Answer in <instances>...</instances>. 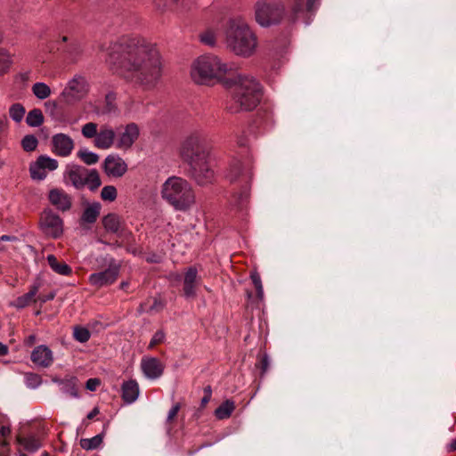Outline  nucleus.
<instances>
[{
    "mask_svg": "<svg viewBox=\"0 0 456 456\" xmlns=\"http://www.w3.org/2000/svg\"><path fill=\"white\" fill-rule=\"evenodd\" d=\"M106 62L126 81L146 90L156 87L162 75L159 51L155 45L139 37L111 44Z\"/></svg>",
    "mask_w": 456,
    "mask_h": 456,
    "instance_id": "nucleus-1",
    "label": "nucleus"
},
{
    "mask_svg": "<svg viewBox=\"0 0 456 456\" xmlns=\"http://www.w3.org/2000/svg\"><path fill=\"white\" fill-rule=\"evenodd\" d=\"M210 154L211 145L202 131L190 133L181 142L180 155L189 165L191 177L199 185H207L214 181Z\"/></svg>",
    "mask_w": 456,
    "mask_h": 456,
    "instance_id": "nucleus-2",
    "label": "nucleus"
},
{
    "mask_svg": "<svg viewBox=\"0 0 456 456\" xmlns=\"http://www.w3.org/2000/svg\"><path fill=\"white\" fill-rule=\"evenodd\" d=\"M223 33L227 49L234 54L248 58L256 52L257 37L243 17L229 18L224 25Z\"/></svg>",
    "mask_w": 456,
    "mask_h": 456,
    "instance_id": "nucleus-3",
    "label": "nucleus"
},
{
    "mask_svg": "<svg viewBox=\"0 0 456 456\" xmlns=\"http://www.w3.org/2000/svg\"><path fill=\"white\" fill-rule=\"evenodd\" d=\"M225 85L232 89V102L228 106L231 112L250 110L259 103L262 96L261 85L252 76L236 74L229 77Z\"/></svg>",
    "mask_w": 456,
    "mask_h": 456,
    "instance_id": "nucleus-4",
    "label": "nucleus"
},
{
    "mask_svg": "<svg viewBox=\"0 0 456 456\" xmlns=\"http://www.w3.org/2000/svg\"><path fill=\"white\" fill-rule=\"evenodd\" d=\"M161 197L176 211L186 212L196 203L191 184L179 176L167 178L161 187Z\"/></svg>",
    "mask_w": 456,
    "mask_h": 456,
    "instance_id": "nucleus-5",
    "label": "nucleus"
},
{
    "mask_svg": "<svg viewBox=\"0 0 456 456\" xmlns=\"http://www.w3.org/2000/svg\"><path fill=\"white\" fill-rule=\"evenodd\" d=\"M253 160L251 158L245 159L233 158L230 163L227 173L228 179L233 182H240L242 183V188L240 193H235L232 199L234 204L239 210H243L247 208L249 199V182L252 177Z\"/></svg>",
    "mask_w": 456,
    "mask_h": 456,
    "instance_id": "nucleus-6",
    "label": "nucleus"
},
{
    "mask_svg": "<svg viewBox=\"0 0 456 456\" xmlns=\"http://www.w3.org/2000/svg\"><path fill=\"white\" fill-rule=\"evenodd\" d=\"M230 70L231 67L219 57L208 54L192 62L190 74L196 84L206 85L213 79H221Z\"/></svg>",
    "mask_w": 456,
    "mask_h": 456,
    "instance_id": "nucleus-7",
    "label": "nucleus"
},
{
    "mask_svg": "<svg viewBox=\"0 0 456 456\" xmlns=\"http://www.w3.org/2000/svg\"><path fill=\"white\" fill-rule=\"evenodd\" d=\"M284 14L285 7L280 0H257L254 4L255 20L263 28L278 25Z\"/></svg>",
    "mask_w": 456,
    "mask_h": 456,
    "instance_id": "nucleus-8",
    "label": "nucleus"
},
{
    "mask_svg": "<svg viewBox=\"0 0 456 456\" xmlns=\"http://www.w3.org/2000/svg\"><path fill=\"white\" fill-rule=\"evenodd\" d=\"M89 91L86 79L81 76H76L69 80L61 94L62 100L69 104L79 102L86 97Z\"/></svg>",
    "mask_w": 456,
    "mask_h": 456,
    "instance_id": "nucleus-9",
    "label": "nucleus"
},
{
    "mask_svg": "<svg viewBox=\"0 0 456 456\" xmlns=\"http://www.w3.org/2000/svg\"><path fill=\"white\" fill-rule=\"evenodd\" d=\"M42 232L52 239H58L63 233V220L51 209L42 212L39 221Z\"/></svg>",
    "mask_w": 456,
    "mask_h": 456,
    "instance_id": "nucleus-10",
    "label": "nucleus"
},
{
    "mask_svg": "<svg viewBox=\"0 0 456 456\" xmlns=\"http://www.w3.org/2000/svg\"><path fill=\"white\" fill-rule=\"evenodd\" d=\"M58 161L46 155H40L36 161L29 165L30 177L36 181H43L46 178L48 172L58 168Z\"/></svg>",
    "mask_w": 456,
    "mask_h": 456,
    "instance_id": "nucleus-11",
    "label": "nucleus"
},
{
    "mask_svg": "<svg viewBox=\"0 0 456 456\" xmlns=\"http://www.w3.org/2000/svg\"><path fill=\"white\" fill-rule=\"evenodd\" d=\"M119 273V265L116 263H111L109 267L99 273H92L88 281L91 285L96 288H102L114 283Z\"/></svg>",
    "mask_w": 456,
    "mask_h": 456,
    "instance_id": "nucleus-12",
    "label": "nucleus"
},
{
    "mask_svg": "<svg viewBox=\"0 0 456 456\" xmlns=\"http://www.w3.org/2000/svg\"><path fill=\"white\" fill-rule=\"evenodd\" d=\"M139 134L140 129L135 123L127 124L116 141V148L119 150L130 149L137 141Z\"/></svg>",
    "mask_w": 456,
    "mask_h": 456,
    "instance_id": "nucleus-13",
    "label": "nucleus"
},
{
    "mask_svg": "<svg viewBox=\"0 0 456 456\" xmlns=\"http://www.w3.org/2000/svg\"><path fill=\"white\" fill-rule=\"evenodd\" d=\"M103 168L108 176L118 178L126 173L127 165L121 157L109 155L104 160Z\"/></svg>",
    "mask_w": 456,
    "mask_h": 456,
    "instance_id": "nucleus-14",
    "label": "nucleus"
},
{
    "mask_svg": "<svg viewBox=\"0 0 456 456\" xmlns=\"http://www.w3.org/2000/svg\"><path fill=\"white\" fill-rule=\"evenodd\" d=\"M116 133L114 129L108 126H102L99 129L94 145L101 150L110 149L114 144L116 145Z\"/></svg>",
    "mask_w": 456,
    "mask_h": 456,
    "instance_id": "nucleus-15",
    "label": "nucleus"
},
{
    "mask_svg": "<svg viewBox=\"0 0 456 456\" xmlns=\"http://www.w3.org/2000/svg\"><path fill=\"white\" fill-rule=\"evenodd\" d=\"M141 369L144 376L150 379H159L164 371V365L156 357H142Z\"/></svg>",
    "mask_w": 456,
    "mask_h": 456,
    "instance_id": "nucleus-16",
    "label": "nucleus"
},
{
    "mask_svg": "<svg viewBox=\"0 0 456 456\" xmlns=\"http://www.w3.org/2000/svg\"><path fill=\"white\" fill-rule=\"evenodd\" d=\"M30 358L35 365L41 368L50 367L54 359L52 350L45 345L35 347L31 352Z\"/></svg>",
    "mask_w": 456,
    "mask_h": 456,
    "instance_id": "nucleus-17",
    "label": "nucleus"
},
{
    "mask_svg": "<svg viewBox=\"0 0 456 456\" xmlns=\"http://www.w3.org/2000/svg\"><path fill=\"white\" fill-rule=\"evenodd\" d=\"M74 149V142L70 136L65 134H57L53 136V151L61 157L70 155Z\"/></svg>",
    "mask_w": 456,
    "mask_h": 456,
    "instance_id": "nucleus-18",
    "label": "nucleus"
},
{
    "mask_svg": "<svg viewBox=\"0 0 456 456\" xmlns=\"http://www.w3.org/2000/svg\"><path fill=\"white\" fill-rule=\"evenodd\" d=\"M194 4V0H153L155 8L161 12L170 11L175 8L181 12L189 11Z\"/></svg>",
    "mask_w": 456,
    "mask_h": 456,
    "instance_id": "nucleus-19",
    "label": "nucleus"
},
{
    "mask_svg": "<svg viewBox=\"0 0 456 456\" xmlns=\"http://www.w3.org/2000/svg\"><path fill=\"white\" fill-rule=\"evenodd\" d=\"M49 201L56 208L61 211H67L71 208L70 197L61 189H53L49 191Z\"/></svg>",
    "mask_w": 456,
    "mask_h": 456,
    "instance_id": "nucleus-20",
    "label": "nucleus"
},
{
    "mask_svg": "<svg viewBox=\"0 0 456 456\" xmlns=\"http://www.w3.org/2000/svg\"><path fill=\"white\" fill-rule=\"evenodd\" d=\"M198 281L197 269L190 267L185 273L183 280V293L186 297H195Z\"/></svg>",
    "mask_w": 456,
    "mask_h": 456,
    "instance_id": "nucleus-21",
    "label": "nucleus"
},
{
    "mask_svg": "<svg viewBox=\"0 0 456 456\" xmlns=\"http://www.w3.org/2000/svg\"><path fill=\"white\" fill-rule=\"evenodd\" d=\"M121 391L122 399L124 400V402L130 404L137 400L140 393V388L138 383L135 380L130 379L125 381L122 384Z\"/></svg>",
    "mask_w": 456,
    "mask_h": 456,
    "instance_id": "nucleus-22",
    "label": "nucleus"
},
{
    "mask_svg": "<svg viewBox=\"0 0 456 456\" xmlns=\"http://www.w3.org/2000/svg\"><path fill=\"white\" fill-rule=\"evenodd\" d=\"M39 283L33 284L30 287L28 292L17 297L16 300L13 303H12V305H13L16 308L21 309L28 306L31 303L36 302V296L39 290Z\"/></svg>",
    "mask_w": 456,
    "mask_h": 456,
    "instance_id": "nucleus-23",
    "label": "nucleus"
},
{
    "mask_svg": "<svg viewBox=\"0 0 456 456\" xmlns=\"http://www.w3.org/2000/svg\"><path fill=\"white\" fill-rule=\"evenodd\" d=\"M87 171L88 169L79 166H73L69 168L68 171V176L76 188H81L85 186Z\"/></svg>",
    "mask_w": 456,
    "mask_h": 456,
    "instance_id": "nucleus-24",
    "label": "nucleus"
},
{
    "mask_svg": "<svg viewBox=\"0 0 456 456\" xmlns=\"http://www.w3.org/2000/svg\"><path fill=\"white\" fill-rule=\"evenodd\" d=\"M102 205L99 202H93L89 204L84 210L81 221L86 224L94 223L101 212Z\"/></svg>",
    "mask_w": 456,
    "mask_h": 456,
    "instance_id": "nucleus-25",
    "label": "nucleus"
},
{
    "mask_svg": "<svg viewBox=\"0 0 456 456\" xmlns=\"http://www.w3.org/2000/svg\"><path fill=\"white\" fill-rule=\"evenodd\" d=\"M17 441L19 446L28 452L37 451L42 445L40 440L35 436H28L25 437L19 436Z\"/></svg>",
    "mask_w": 456,
    "mask_h": 456,
    "instance_id": "nucleus-26",
    "label": "nucleus"
},
{
    "mask_svg": "<svg viewBox=\"0 0 456 456\" xmlns=\"http://www.w3.org/2000/svg\"><path fill=\"white\" fill-rule=\"evenodd\" d=\"M47 262L53 272L61 275H69L72 273L71 268L65 262H59L55 256H47Z\"/></svg>",
    "mask_w": 456,
    "mask_h": 456,
    "instance_id": "nucleus-27",
    "label": "nucleus"
},
{
    "mask_svg": "<svg viewBox=\"0 0 456 456\" xmlns=\"http://www.w3.org/2000/svg\"><path fill=\"white\" fill-rule=\"evenodd\" d=\"M102 224L106 231L115 233L120 228L121 219L117 214L110 213L103 217Z\"/></svg>",
    "mask_w": 456,
    "mask_h": 456,
    "instance_id": "nucleus-28",
    "label": "nucleus"
},
{
    "mask_svg": "<svg viewBox=\"0 0 456 456\" xmlns=\"http://www.w3.org/2000/svg\"><path fill=\"white\" fill-rule=\"evenodd\" d=\"M235 409V404L232 400L224 401L221 405H219L215 411V416L218 419H228Z\"/></svg>",
    "mask_w": 456,
    "mask_h": 456,
    "instance_id": "nucleus-29",
    "label": "nucleus"
},
{
    "mask_svg": "<svg viewBox=\"0 0 456 456\" xmlns=\"http://www.w3.org/2000/svg\"><path fill=\"white\" fill-rule=\"evenodd\" d=\"M31 90L34 95L39 100H45L51 95V88L43 82L35 83Z\"/></svg>",
    "mask_w": 456,
    "mask_h": 456,
    "instance_id": "nucleus-30",
    "label": "nucleus"
},
{
    "mask_svg": "<svg viewBox=\"0 0 456 456\" xmlns=\"http://www.w3.org/2000/svg\"><path fill=\"white\" fill-rule=\"evenodd\" d=\"M26 122L29 126L37 127L43 124L44 116L39 109L30 110L26 118Z\"/></svg>",
    "mask_w": 456,
    "mask_h": 456,
    "instance_id": "nucleus-31",
    "label": "nucleus"
},
{
    "mask_svg": "<svg viewBox=\"0 0 456 456\" xmlns=\"http://www.w3.org/2000/svg\"><path fill=\"white\" fill-rule=\"evenodd\" d=\"M103 440V435L99 434L92 438H83L80 440V446L85 450H94L98 448Z\"/></svg>",
    "mask_w": 456,
    "mask_h": 456,
    "instance_id": "nucleus-32",
    "label": "nucleus"
},
{
    "mask_svg": "<svg viewBox=\"0 0 456 456\" xmlns=\"http://www.w3.org/2000/svg\"><path fill=\"white\" fill-rule=\"evenodd\" d=\"M85 185H87L91 191L96 190L102 183L99 174L96 170H88L86 177Z\"/></svg>",
    "mask_w": 456,
    "mask_h": 456,
    "instance_id": "nucleus-33",
    "label": "nucleus"
},
{
    "mask_svg": "<svg viewBox=\"0 0 456 456\" xmlns=\"http://www.w3.org/2000/svg\"><path fill=\"white\" fill-rule=\"evenodd\" d=\"M12 64V59L11 53L5 49H0V75L6 73Z\"/></svg>",
    "mask_w": 456,
    "mask_h": 456,
    "instance_id": "nucleus-34",
    "label": "nucleus"
},
{
    "mask_svg": "<svg viewBox=\"0 0 456 456\" xmlns=\"http://www.w3.org/2000/svg\"><path fill=\"white\" fill-rule=\"evenodd\" d=\"M25 112V108L20 103H14L9 109L10 118L17 123L23 119Z\"/></svg>",
    "mask_w": 456,
    "mask_h": 456,
    "instance_id": "nucleus-35",
    "label": "nucleus"
},
{
    "mask_svg": "<svg viewBox=\"0 0 456 456\" xmlns=\"http://www.w3.org/2000/svg\"><path fill=\"white\" fill-rule=\"evenodd\" d=\"M77 157L80 158V159L87 165H94L99 160L98 154L90 151L87 149H82L78 151Z\"/></svg>",
    "mask_w": 456,
    "mask_h": 456,
    "instance_id": "nucleus-36",
    "label": "nucleus"
},
{
    "mask_svg": "<svg viewBox=\"0 0 456 456\" xmlns=\"http://www.w3.org/2000/svg\"><path fill=\"white\" fill-rule=\"evenodd\" d=\"M11 429L8 425H0V456H4L8 443L6 438L10 436Z\"/></svg>",
    "mask_w": 456,
    "mask_h": 456,
    "instance_id": "nucleus-37",
    "label": "nucleus"
},
{
    "mask_svg": "<svg viewBox=\"0 0 456 456\" xmlns=\"http://www.w3.org/2000/svg\"><path fill=\"white\" fill-rule=\"evenodd\" d=\"M61 390L73 397H77V391L75 385V379L60 381Z\"/></svg>",
    "mask_w": 456,
    "mask_h": 456,
    "instance_id": "nucleus-38",
    "label": "nucleus"
},
{
    "mask_svg": "<svg viewBox=\"0 0 456 456\" xmlns=\"http://www.w3.org/2000/svg\"><path fill=\"white\" fill-rule=\"evenodd\" d=\"M38 141L33 134H27L21 140V146L25 151L30 152L37 149Z\"/></svg>",
    "mask_w": 456,
    "mask_h": 456,
    "instance_id": "nucleus-39",
    "label": "nucleus"
},
{
    "mask_svg": "<svg viewBox=\"0 0 456 456\" xmlns=\"http://www.w3.org/2000/svg\"><path fill=\"white\" fill-rule=\"evenodd\" d=\"M118 196V191L115 186L106 185L102 189L101 198L104 201L113 202Z\"/></svg>",
    "mask_w": 456,
    "mask_h": 456,
    "instance_id": "nucleus-40",
    "label": "nucleus"
},
{
    "mask_svg": "<svg viewBox=\"0 0 456 456\" xmlns=\"http://www.w3.org/2000/svg\"><path fill=\"white\" fill-rule=\"evenodd\" d=\"M98 131V126L94 122H88L85 124L81 128L83 136L87 139H95Z\"/></svg>",
    "mask_w": 456,
    "mask_h": 456,
    "instance_id": "nucleus-41",
    "label": "nucleus"
},
{
    "mask_svg": "<svg viewBox=\"0 0 456 456\" xmlns=\"http://www.w3.org/2000/svg\"><path fill=\"white\" fill-rule=\"evenodd\" d=\"M73 337L77 341L86 343L90 339L91 334L86 328L77 326L74 328Z\"/></svg>",
    "mask_w": 456,
    "mask_h": 456,
    "instance_id": "nucleus-42",
    "label": "nucleus"
},
{
    "mask_svg": "<svg viewBox=\"0 0 456 456\" xmlns=\"http://www.w3.org/2000/svg\"><path fill=\"white\" fill-rule=\"evenodd\" d=\"M25 383L29 388H37L42 383V379L38 374L36 373H27L25 375Z\"/></svg>",
    "mask_w": 456,
    "mask_h": 456,
    "instance_id": "nucleus-43",
    "label": "nucleus"
},
{
    "mask_svg": "<svg viewBox=\"0 0 456 456\" xmlns=\"http://www.w3.org/2000/svg\"><path fill=\"white\" fill-rule=\"evenodd\" d=\"M200 41L205 45L213 46L216 44V34L212 30H206L200 35Z\"/></svg>",
    "mask_w": 456,
    "mask_h": 456,
    "instance_id": "nucleus-44",
    "label": "nucleus"
},
{
    "mask_svg": "<svg viewBox=\"0 0 456 456\" xmlns=\"http://www.w3.org/2000/svg\"><path fill=\"white\" fill-rule=\"evenodd\" d=\"M164 339H165V333L162 330H158L153 335V337H152V338H151L148 347L150 349H152L158 344L162 343L164 341Z\"/></svg>",
    "mask_w": 456,
    "mask_h": 456,
    "instance_id": "nucleus-45",
    "label": "nucleus"
},
{
    "mask_svg": "<svg viewBox=\"0 0 456 456\" xmlns=\"http://www.w3.org/2000/svg\"><path fill=\"white\" fill-rule=\"evenodd\" d=\"M269 364H270V362H269V358L266 354H264L258 363H257V367L259 369H261V375L263 376L267 370H268V368H269Z\"/></svg>",
    "mask_w": 456,
    "mask_h": 456,
    "instance_id": "nucleus-46",
    "label": "nucleus"
},
{
    "mask_svg": "<svg viewBox=\"0 0 456 456\" xmlns=\"http://www.w3.org/2000/svg\"><path fill=\"white\" fill-rule=\"evenodd\" d=\"M181 405L180 403H175L172 406V408L169 410L167 416V423H171L174 419L176 417L178 411H180Z\"/></svg>",
    "mask_w": 456,
    "mask_h": 456,
    "instance_id": "nucleus-47",
    "label": "nucleus"
},
{
    "mask_svg": "<svg viewBox=\"0 0 456 456\" xmlns=\"http://www.w3.org/2000/svg\"><path fill=\"white\" fill-rule=\"evenodd\" d=\"M9 121L6 116H3L0 118V138L4 136L8 130Z\"/></svg>",
    "mask_w": 456,
    "mask_h": 456,
    "instance_id": "nucleus-48",
    "label": "nucleus"
},
{
    "mask_svg": "<svg viewBox=\"0 0 456 456\" xmlns=\"http://www.w3.org/2000/svg\"><path fill=\"white\" fill-rule=\"evenodd\" d=\"M100 385V380L98 379H89L86 381V387L90 391H95Z\"/></svg>",
    "mask_w": 456,
    "mask_h": 456,
    "instance_id": "nucleus-49",
    "label": "nucleus"
},
{
    "mask_svg": "<svg viewBox=\"0 0 456 456\" xmlns=\"http://www.w3.org/2000/svg\"><path fill=\"white\" fill-rule=\"evenodd\" d=\"M250 277L255 288L262 285L260 275L257 273H252Z\"/></svg>",
    "mask_w": 456,
    "mask_h": 456,
    "instance_id": "nucleus-50",
    "label": "nucleus"
},
{
    "mask_svg": "<svg viewBox=\"0 0 456 456\" xmlns=\"http://www.w3.org/2000/svg\"><path fill=\"white\" fill-rule=\"evenodd\" d=\"M54 297H55V293L50 292L46 295L39 296L37 299L40 300L41 302L45 303L46 301L53 300L54 298Z\"/></svg>",
    "mask_w": 456,
    "mask_h": 456,
    "instance_id": "nucleus-51",
    "label": "nucleus"
},
{
    "mask_svg": "<svg viewBox=\"0 0 456 456\" xmlns=\"http://www.w3.org/2000/svg\"><path fill=\"white\" fill-rule=\"evenodd\" d=\"M36 339H37V337L36 335L34 334H31L29 335L28 338H26L25 341H24V344L28 346H31L35 344L36 342Z\"/></svg>",
    "mask_w": 456,
    "mask_h": 456,
    "instance_id": "nucleus-52",
    "label": "nucleus"
},
{
    "mask_svg": "<svg viewBox=\"0 0 456 456\" xmlns=\"http://www.w3.org/2000/svg\"><path fill=\"white\" fill-rule=\"evenodd\" d=\"M294 12L297 13L302 10L304 0H294Z\"/></svg>",
    "mask_w": 456,
    "mask_h": 456,
    "instance_id": "nucleus-53",
    "label": "nucleus"
},
{
    "mask_svg": "<svg viewBox=\"0 0 456 456\" xmlns=\"http://www.w3.org/2000/svg\"><path fill=\"white\" fill-rule=\"evenodd\" d=\"M256 297H257V298H258L260 301H263V299H264V289H263V285L258 286V287H256Z\"/></svg>",
    "mask_w": 456,
    "mask_h": 456,
    "instance_id": "nucleus-54",
    "label": "nucleus"
},
{
    "mask_svg": "<svg viewBox=\"0 0 456 456\" xmlns=\"http://www.w3.org/2000/svg\"><path fill=\"white\" fill-rule=\"evenodd\" d=\"M315 1L316 0H308L306 4L307 11L313 12L315 9Z\"/></svg>",
    "mask_w": 456,
    "mask_h": 456,
    "instance_id": "nucleus-55",
    "label": "nucleus"
},
{
    "mask_svg": "<svg viewBox=\"0 0 456 456\" xmlns=\"http://www.w3.org/2000/svg\"><path fill=\"white\" fill-rule=\"evenodd\" d=\"M7 354H8L7 346L0 342V356L6 355Z\"/></svg>",
    "mask_w": 456,
    "mask_h": 456,
    "instance_id": "nucleus-56",
    "label": "nucleus"
},
{
    "mask_svg": "<svg viewBox=\"0 0 456 456\" xmlns=\"http://www.w3.org/2000/svg\"><path fill=\"white\" fill-rule=\"evenodd\" d=\"M99 413L98 408H94L88 414L87 419H92Z\"/></svg>",
    "mask_w": 456,
    "mask_h": 456,
    "instance_id": "nucleus-57",
    "label": "nucleus"
},
{
    "mask_svg": "<svg viewBox=\"0 0 456 456\" xmlns=\"http://www.w3.org/2000/svg\"><path fill=\"white\" fill-rule=\"evenodd\" d=\"M456 450V440H452L448 444V452H454Z\"/></svg>",
    "mask_w": 456,
    "mask_h": 456,
    "instance_id": "nucleus-58",
    "label": "nucleus"
},
{
    "mask_svg": "<svg viewBox=\"0 0 456 456\" xmlns=\"http://www.w3.org/2000/svg\"><path fill=\"white\" fill-rule=\"evenodd\" d=\"M210 399V395H207L206 396H204L201 400V403L202 404H206Z\"/></svg>",
    "mask_w": 456,
    "mask_h": 456,
    "instance_id": "nucleus-59",
    "label": "nucleus"
},
{
    "mask_svg": "<svg viewBox=\"0 0 456 456\" xmlns=\"http://www.w3.org/2000/svg\"><path fill=\"white\" fill-rule=\"evenodd\" d=\"M7 240H11V237L8 236V235H3L0 237V241H7Z\"/></svg>",
    "mask_w": 456,
    "mask_h": 456,
    "instance_id": "nucleus-60",
    "label": "nucleus"
},
{
    "mask_svg": "<svg viewBox=\"0 0 456 456\" xmlns=\"http://www.w3.org/2000/svg\"><path fill=\"white\" fill-rule=\"evenodd\" d=\"M68 37L67 36H62L61 38H60V41L62 42V43H65L68 41Z\"/></svg>",
    "mask_w": 456,
    "mask_h": 456,
    "instance_id": "nucleus-61",
    "label": "nucleus"
},
{
    "mask_svg": "<svg viewBox=\"0 0 456 456\" xmlns=\"http://www.w3.org/2000/svg\"><path fill=\"white\" fill-rule=\"evenodd\" d=\"M128 283L127 282H125L123 281L121 284H120V288L125 289L126 287H127Z\"/></svg>",
    "mask_w": 456,
    "mask_h": 456,
    "instance_id": "nucleus-62",
    "label": "nucleus"
},
{
    "mask_svg": "<svg viewBox=\"0 0 456 456\" xmlns=\"http://www.w3.org/2000/svg\"><path fill=\"white\" fill-rule=\"evenodd\" d=\"M205 390L207 392V395H211V388H210V387H208Z\"/></svg>",
    "mask_w": 456,
    "mask_h": 456,
    "instance_id": "nucleus-63",
    "label": "nucleus"
},
{
    "mask_svg": "<svg viewBox=\"0 0 456 456\" xmlns=\"http://www.w3.org/2000/svg\"><path fill=\"white\" fill-rule=\"evenodd\" d=\"M18 456H27V455H26L25 453H23V452H20V453L18 454Z\"/></svg>",
    "mask_w": 456,
    "mask_h": 456,
    "instance_id": "nucleus-64",
    "label": "nucleus"
}]
</instances>
